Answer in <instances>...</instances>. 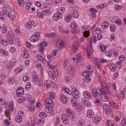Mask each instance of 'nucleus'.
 Wrapping results in <instances>:
<instances>
[{"label": "nucleus", "mask_w": 126, "mask_h": 126, "mask_svg": "<svg viewBox=\"0 0 126 126\" xmlns=\"http://www.w3.org/2000/svg\"><path fill=\"white\" fill-rule=\"evenodd\" d=\"M90 76L87 75V74L86 76H85L83 80L84 81L87 82H89L91 80L90 78L89 77Z\"/></svg>", "instance_id": "obj_26"}, {"label": "nucleus", "mask_w": 126, "mask_h": 126, "mask_svg": "<svg viewBox=\"0 0 126 126\" xmlns=\"http://www.w3.org/2000/svg\"><path fill=\"white\" fill-rule=\"evenodd\" d=\"M32 3H28L26 5V9L29 10L30 9V6L31 5Z\"/></svg>", "instance_id": "obj_64"}, {"label": "nucleus", "mask_w": 126, "mask_h": 126, "mask_svg": "<svg viewBox=\"0 0 126 126\" xmlns=\"http://www.w3.org/2000/svg\"><path fill=\"white\" fill-rule=\"evenodd\" d=\"M45 121L44 119L43 118H40L39 120H37L36 121V122L38 124H43L44 122Z\"/></svg>", "instance_id": "obj_44"}, {"label": "nucleus", "mask_w": 126, "mask_h": 126, "mask_svg": "<svg viewBox=\"0 0 126 126\" xmlns=\"http://www.w3.org/2000/svg\"><path fill=\"white\" fill-rule=\"evenodd\" d=\"M55 35V33H53L49 34H47L46 35V36L48 38H53L54 37Z\"/></svg>", "instance_id": "obj_46"}, {"label": "nucleus", "mask_w": 126, "mask_h": 126, "mask_svg": "<svg viewBox=\"0 0 126 126\" xmlns=\"http://www.w3.org/2000/svg\"><path fill=\"white\" fill-rule=\"evenodd\" d=\"M59 30L60 32L63 33L64 34H67L68 33V32L66 30H63L62 29V28L60 27H59Z\"/></svg>", "instance_id": "obj_33"}, {"label": "nucleus", "mask_w": 126, "mask_h": 126, "mask_svg": "<svg viewBox=\"0 0 126 126\" xmlns=\"http://www.w3.org/2000/svg\"><path fill=\"white\" fill-rule=\"evenodd\" d=\"M23 57L24 58H26L30 57V55L27 53H24L23 55Z\"/></svg>", "instance_id": "obj_55"}, {"label": "nucleus", "mask_w": 126, "mask_h": 126, "mask_svg": "<svg viewBox=\"0 0 126 126\" xmlns=\"http://www.w3.org/2000/svg\"><path fill=\"white\" fill-rule=\"evenodd\" d=\"M66 114H64L63 116H62V120L63 123L65 124H68L69 122L68 116L70 117L71 116L73 118L74 116V113L69 108H67L66 110Z\"/></svg>", "instance_id": "obj_2"}, {"label": "nucleus", "mask_w": 126, "mask_h": 126, "mask_svg": "<svg viewBox=\"0 0 126 126\" xmlns=\"http://www.w3.org/2000/svg\"><path fill=\"white\" fill-rule=\"evenodd\" d=\"M84 96L88 99H91L92 98V96L90 94V93L87 91H84L83 93Z\"/></svg>", "instance_id": "obj_12"}, {"label": "nucleus", "mask_w": 126, "mask_h": 126, "mask_svg": "<svg viewBox=\"0 0 126 126\" xmlns=\"http://www.w3.org/2000/svg\"><path fill=\"white\" fill-rule=\"evenodd\" d=\"M58 52V51L57 50L55 49L53 50L52 52L53 55L54 56H55Z\"/></svg>", "instance_id": "obj_60"}, {"label": "nucleus", "mask_w": 126, "mask_h": 126, "mask_svg": "<svg viewBox=\"0 0 126 126\" xmlns=\"http://www.w3.org/2000/svg\"><path fill=\"white\" fill-rule=\"evenodd\" d=\"M65 11V8L64 7H60L58 10V12L55 14L53 16V19L55 20H58L61 18V16Z\"/></svg>", "instance_id": "obj_3"}, {"label": "nucleus", "mask_w": 126, "mask_h": 126, "mask_svg": "<svg viewBox=\"0 0 126 126\" xmlns=\"http://www.w3.org/2000/svg\"><path fill=\"white\" fill-rule=\"evenodd\" d=\"M107 94H100L99 95H97V96L95 95V94H92L93 96L94 97H96L98 96H100L101 99L104 102H107L108 101V97L106 95Z\"/></svg>", "instance_id": "obj_5"}, {"label": "nucleus", "mask_w": 126, "mask_h": 126, "mask_svg": "<svg viewBox=\"0 0 126 126\" xmlns=\"http://www.w3.org/2000/svg\"><path fill=\"white\" fill-rule=\"evenodd\" d=\"M119 59L120 60L123 61L125 59V57L123 55H122L120 56L119 57Z\"/></svg>", "instance_id": "obj_63"}, {"label": "nucleus", "mask_w": 126, "mask_h": 126, "mask_svg": "<svg viewBox=\"0 0 126 126\" xmlns=\"http://www.w3.org/2000/svg\"><path fill=\"white\" fill-rule=\"evenodd\" d=\"M15 16L14 15H11L10 16V15L9 16L7 17H9L10 19V20H14L15 19Z\"/></svg>", "instance_id": "obj_57"}, {"label": "nucleus", "mask_w": 126, "mask_h": 126, "mask_svg": "<svg viewBox=\"0 0 126 126\" xmlns=\"http://www.w3.org/2000/svg\"><path fill=\"white\" fill-rule=\"evenodd\" d=\"M114 122L112 120H108L107 122V124L108 126H116L114 125Z\"/></svg>", "instance_id": "obj_30"}, {"label": "nucleus", "mask_w": 126, "mask_h": 126, "mask_svg": "<svg viewBox=\"0 0 126 126\" xmlns=\"http://www.w3.org/2000/svg\"><path fill=\"white\" fill-rule=\"evenodd\" d=\"M43 11L42 13L39 12H37V16L39 17L40 18H42L44 17Z\"/></svg>", "instance_id": "obj_43"}, {"label": "nucleus", "mask_w": 126, "mask_h": 126, "mask_svg": "<svg viewBox=\"0 0 126 126\" xmlns=\"http://www.w3.org/2000/svg\"><path fill=\"white\" fill-rule=\"evenodd\" d=\"M75 68L73 66L70 65L68 67V71L69 73L71 75H73L75 72Z\"/></svg>", "instance_id": "obj_8"}, {"label": "nucleus", "mask_w": 126, "mask_h": 126, "mask_svg": "<svg viewBox=\"0 0 126 126\" xmlns=\"http://www.w3.org/2000/svg\"><path fill=\"white\" fill-rule=\"evenodd\" d=\"M100 47L101 50L103 52H104V51L106 49V47L103 44H101L100 46Z\"/></svg>", "instance_id": "obj_49"}, {"label": "nucleus", "mask_w": 126, "mask_h": 126, "mask_svg": "<svg viewBox=\"0 0 126 126\" xmlns=\"http://www.w3.org/2000/svg\"><path fill=\"white\" fill-rule=\"evenodd\" d=\"M11 11L9 7L8 6H5L3 8V13L7 17L9 16L11 13Z\"/></svg>", "instance_id": "obj_4"}, {"label": "nucleus", "mask_w": 126, "mask_h": 126, "mask_svg": "<svg viewBox=\"0 0 126 126\" xmlns=\"http://www.w3.org/2000/svg\"><path fill=\"white\" fill-rule=\"evenodd\" d=\"M53 108L51 106H46V108L45 109V111L47 113H51L53 111Z\"/></svg>", "instance_id": "obj_11"}, {"label": "nucleus", "mask_w": 126, "mask_h": 126, "mask_svg": "<svg viewBox=\"0 0 126 126\" xmlns=\"http://www.w3.org/2000/svg\"><path fill=\"white\" fill-rule=\"evenodd\" d=\"M31 87V85L30 82H29L27 83L26 85L25 88L28 89V88H30Z\"/></svg>", "instance_id": "obj_62"}, {"label": "nucleus", "mask_w": 126, "mask_h": 126, "mask_svg": "<svg viewBox=\"0 0 126 126\" xmlns=\"http://www.w3.org/2000/svg\"><path fill=\"white\" fill-rule=\"evenodd\" d=\"M121 124L122 126H126V120L124 119L122 121Z\"/></svg>", "instance_id": "obj_56"}, {"label": "nucleus", "mask_w": 126, "mask_h": 126, "mask_svg": "<svg viewBox=\"0 0 126 126\" xmlns=\"http://www.w3.org/2000/svg\"><path fill=\"white\" fill-rule=\"evenodd\" d=\"M22 115H19L16 118L15 120L16 122L17 123H20L22 120Z\"/></svg>", "instance_id": "obj_21"}, {"label": "nucleus", "mask_w": 126, "mask_h": 126, "mask_svg": "<svg viewBox=\"0 0 126 126\" xmlns=\"http://www.w3.org/2000/svg\"><path fill=\"white\" fill-rule=\"evenodd\" d=\"M39 117H47V114L44 112H41L38 115Z\"/></svg>", "instance_id": "obj_42"}, {"label": "nucleus", "mask_w": 126, "mask_h": 126, "mask_svg": "<svg viewBox=\"0 0 126 126\" xmlns=\"http://www.w3.org/2000/svg\"><path fill=\"white\" fill-rule=\"evenodd\" d=\"M37 57L38 59L43 63H45V62H44V59L43 57L40 55V54H38L37 55Z\"/></svg>", "instance_id": "obj_38"}, {"label": "nucleus", "mask_w": 126, "mask_h": 126, "mask_svg": "<svg viewBox=\"0 0 126 126\" xmlns=\"http://www.w3.org/2000/svg\"><path fill=\"white\" fill-rule=\"evenodd\" d=\"M72 94V95L73 97L75 99L78 98L79 97V95L78 90H77V91L73 92L72 93H71Z\"/></svg>", "instance_id": "obj_20"}, {"label": "nucleus", "mask_w": 126, "mask_h": 126, "mask_svg": "<svg viewBox=\"0 0 126 126\" xmlns=\"http://www.w3.org/2000/svg\"><path fill=\"white\" fill-rule=\"evenodd\" d=\"M82 103L86 106L89 107L91 105L90 102L88 100H85L84 98H82Z\"/></svg>", "instance_id": "obj_14"}, {"label": "nucleus", "mask_w": 126, "mask_h": 126, "mask_svg": "<svg viewBox=\"0 0 126 126\" xmlns=\"http://www.w3.org/2000/svg\"><path fill=\"white\" fill-rule=\"evenodd\" d=\"M101 119L98 116H96L94 117L93 121L95 124L97 123L99 121H100Z\"/></svg>", "instance_id": "obj_31"}, {"label": "nucleus", "mask_w": 126, "mask_h": 126, "mask_svg": "<svg viewBox=\"0 0 126 126\" xmlns=\"http://www.w3.org/2000/svg\"><path fill=\"white\" fill-rule=\"evenodd\" d=\"M28 108L29 111L30 112H32L34 110V107L33 106H29Z\"/></svg>", "instance_id": "obj_53"}, {"label": "nucleus", "mask_w": 126, "mask_h": 126, "mask_svg": "<svg viewBox=\"0 0 126 126\" xmlns=\"http://www.w3.org/2000/svg\"><path fill=\"white\" fill-rule=\"evenodd\" d=\"M15 82L14 79L12 78H10L9 79L8 82L9 84H12Z\"/></svg>", "instance_id": "obj_48"}, {"label": "nucleus", "mask_w": 126, "mask_h": 126, "mask_svg": "<svg viewBox=\"0 0 126 126\" xmlns=\"http://www.w3.org/2000/svg\"><path fill=\"white\" fill-rule=\"evenodd\" d=\"M79 31L77 29H74L72 30L71 32L73 33H77L79 32Z\"/></svg>", "instance_id": "obj_54"}, {"label": "nucleus", "mask_w": 126, "mask_h": 126, "mask_svg": "<svg viewBox=\"0 0 126 126\" xmlns=\"http://www.w3.org/2000/svg\"><path fill=\"white\" fill-rule=\"evenodd\" d=\"M73 16L74 18H78L79 16V14L78 11L76 10L74 11L73 12Z\"/></svg>", "instance_id": "obj_32"}, {"label": "nucleus", "mask_w": 126, "mask_h": 126, "mask_svg": "<svg viewBox=\"0 0 126 126\" xmlns=\"http://www.w3.org/2000/svg\"><path fill=\"white\" fill-rule=\"evenodd\" d=\"M2 32L3 33H5L6 32V29L5 26H4L2 28Z\"/></svg>", "instance_id": "obj_61"}, {"label": "nucleus", "mask_w": 126, "mask_h": 126, "mask_svg": "<svg viewBox=\"0 0 126 126\" xmlns=\"http://www.w3.org/2000/svg\"><path fill=\"white\" fill-rule=\"evenodd\" d=\"M21 87L18 88L16 91V94L17 97L21 96L24 93V91L22 89Z\"/></svg>", "instance_id": "obj_9"}, {"label": "nucleus", "mask_w": 126, "mask_h": 126, "mask_svg": "<svg viewBox=\"0 0 126 126\" xmlns=\"http://www.w3.org/2000/svg\"><path fill=\"white\" fill-rule=\"evenodd\" d=\"M39 33L38 32H35L33 35L30 39V40L32 42H34L38 40V39L39 37Z\"/></svg>", "instance_id": "obj_6"}, {"label": "nucleus", "mask_w": 126, "mask_h": 126, "mask_svg": "<svg viewBox=\"0 0 126 126\" xmlns=\"http://www.w3.org/2000/svg\"><path fill=\"white\" fill-rule=\"evenodd\" d=\"M89 32L88 31H85L83 33V36L85 37H87L89 36Z\"/></svg>", "instance_id": "obj_45"}, {"label": "nucleus", "mask_w": 126, "mask_h": 126, "mask_svg": "<svg viewBox=\"0 0 126 126\" xmlns=\"http://www.w3.org/2000/svg\"><path fill=\"white\" fill-rule=\"evenodd\" d=\"M18 5L20 6H23L24 4V1L23 0H18Z\"/></svg>", "instance_id": "obj_35"}, {"label": "nucleus", "mask_w": 126, "mask_h": 126, "mask_svg": "<svg viewBox=\"0 0 126 126\" xmlns=\"http://www.w3.org/2000/svg\"><path fill=\"white\" fill-rule=\"evenodd\" d=\"M115 23L119 25H121L122 24L121 20L120 19H118L117 20L115 21Z\"/></svg>", "instance_id": "obj_52"}, {"label": "nucleus", "mask_w": 126, "mask_h": 126, "mask_svg": "<svg viewBox=\"0 0 126 126\" xmlns=\"http://www.w3.org/2000/svg\"><path fill=\"white\" fill-rule=\"evenodd\" d=\"M87 116L88 118H91L94 116V113L90 110H88L86 113Z\"/></svg>", "instance_id": "obj_15"}, {"label": "nucleus", "mask_w": 126, "mask_h": 126, "mask_svg": "<svg viewBox=\"0 0 126 126\" xmlns=\"http://www.w3.org/2000/svg\"><path fill=\"white\" fill-rule=\"evenodd\" d=\"M87 68L88 70L85 71V73L87 74V75L91 76L92 73L93 72V69H94L93 66L91 65H88L87 67Z\"/></svg>", "instance_id": "obj_7"}, {"label": "nucleus", "mask_w": 126, "mask_h": 126, "mask_svg": "<svg viewBox=\"0 0 126 126\" xmlns=\"http://www.w3.org/2000/svg\"><path fill=\"white\" fill-rule=\"evenodd\" d=\"M79 45L78 43L76 42L74 43L72 45L73 51L74 52H76L79 47Z\"/></svg>", "instance_id": "obj_13"}, {"label": "nucleus", "mask_w": 126, "mask_h": 126, "mask_svg": "<svg viewBox=\"0 0 126 126\" xmlns=\"http://www.w3.org/2000/svg\"><path fill=\"white\" fill-rule=\"evenodd\" d=\"M108 86L105 83H103L101 88L100 87H98L97 89L96 88H94L93 89L92 91V94H95V95L97 96V95H99L100 94H108L110 92V94L111 95H114L112 91H111L110 90L109 91Z\"/></svg>", "instance_id": "obj_1"}, {"label": "nucleus", "mask_w": 126, "mask_h": 126, "mask_svg": "<svg viewBox=\"0 0 126 126\" xmlns=\"http://www.w3.org/2000/svg\"><path fill=\"white\" fill-rule=\"evenodd\" d=\"M62 1V0H52L51 3L53 4H56L60 3Z\"/></svg>", "instance_id": "obj_39"}, {"label": "nucleus", "mask_w": 126, "mask_h": 126, "mask_svg": "<svg viewBox=\"0 0 126 126\" xmlns=\"http://www.w3.org/2000/svg\"><path fill=\"white\" fill-rule=\"evenodd\" d=\"M0 43L2 45L4 46H6L8 44V42L7 41H4L1 39H0Z\"/></svg>", "instance_id": "obj_29"}, {"label": "nucleus", "mask_w": 126, "mask_h": 126, "mask_svg": "<svg viewBox=\"0 0 126 126\" xmlns=\"http://www.w3.org/2000/svg\"><path fill=\"white\" fill-rule=\"evenodd\" d=\"M109 67L110 69L112 71H114L116 70V66L115 65L111 63H110Z\"/></svg>", "instance_id": "obj_19"}, {"label": "nucleus", "mask_w": 126, "mask_h": 126, "mask_svg": "<svg viewBox=\"0 0 126 126\" xmlns=\"http://www.w3.org/2000/svg\"><path fill=\"white\" fill-rule=\"evenodd\" d=\"M110 25L109 23L107 21L103 22L101 25L102 28L103 29L107 28Z\"/></svg>", "instance_id": "obj_18"}, {"label": "nucleus", "mask_w": 126, "mask_h": 126, "mask_svg": "<svg viewBox=\"0 0 126 126\" xmlns=\"http://www.w3.org/2000/svg\"><path fill=\"white\" fill-rule=\"evenodd\" d=\"M15 62L14 60L12 59L10 60V62L8 63L7 67L9 69H11L13 67V65L15 64Z\"/></svg>", "instance_id": "obj_16"}, {"label": "nucleus", "mask_w": 126, "mask_h": 126, "mask_svg": "<svg viewBox=\"0 0 126 126\" xmlns=\"http://www.w3.org/2000/svg\"><path fill=\"white\" fill-rule=\"evenodd\" d=\"M65 44L63 41H61V42L58 45V47L60 49L62 48L63 47H64Z\"/></svg>", "instance_id": "obj_36"}, {"label": "nucleus", "mask_w": 126, "mask_h": 126, "mask_svg": "<svg viewBox=\"0 0 126 126\" xmlns=\"http://www.w3.org/2000/svg\"><path fill=\"white\" fill-rule=\"evenodd\" d=\"M104 111L107 114H108L110 113V110L109 106L106 104H104L103 105Z\"/></svg>", "instance_id": "obj_10"}, {"label": "nucleus", "mask_w": 126, "mask_h": 126, "mask_svg": "<svg viewBox=\"0 0 126 126\" xmlns=\"http://www.w3.org/2000/svg\"><path fill=\"white\" fill-rule=\"evenodd\" d=\"M94 103L97 106L99 107L101 106V103L99 100L97 99L94 101Z\"/></svg>", "instance_id": "obj_34"}, {"label": "nucleus", "mask_w": 126, "mask_h": 126, "mask_svg": "<svg viewBox=\"0 0 126 126\" xmlns=\"http://www.w3.org/2000/svg\"><path fill=\"white\" fill-rule=\"evenodd\" d=\"M101 32V29L99 28H98L95 30L93 32V34L95 35L100 34Z\"/></svg>", "instance_id": "obj_28"}, {"label": "nucleus", "mask_w": 126, "mask_h": 126, "mask_svg": "<svg viewBox=\"0 0 126 126\" xmlns=\"http://www.w3.org/2000/svg\"><path fill=\"white\" fill-rule=\"evenodd\" d=\"M125 94V91H121L119 93V97L121 99H123L124 97Z\"/></svg>", "instance_id": "obj_22"}, {"label": "nucleus", "mask_w": 126, "mask_h": 126, "mask_svg": "<svg viewBox=\"0 0 126 126\" xmlns=\"http://www.w3.org/2000/svg\"><path fill=\"white\" fill-rule=\"evenodd\" d=\"M33 80L35 82H36L38 81L39 80V78L37 75H33L32 77Z\"/></svg>", "instance_id": "obj_40"}, {"label": "nucleus", "mask_w": 126, "mask_h": 126, "mask_svg": "<svg viewBox=\"0 0 126 126\" xmlns=\"http://www.w3.org/2000/svg\"><path fill=\"white\" fill-rule=\"evenodd\" d=\"M116 66H118L119 67H120L121 66L122 64V63L120 61H117L116 63Z\"/></svg>", "instance_id": "obj_59"}, {"label": "nucleus", "mask_w": 126, "mask_h": 126, "mask_svg": "<svg viewBox=\"0 0 126 126\" xmlns=\"http://www.w3.org/2000/svg\"><path fill=\"white\" fill-rule=\"evenodd\" d=\"M0 52L5 56H7L8 54V52L5 50H3Z\"/></svg>", "instance_id": "obj_51"}, {"label": "nucleus", "mask_w": 126, "mask_h": 126, "mask_svg": "<svg viewBox=\"0 0 126 126\" xmlns=\"http://www.w3.org/2000/svg\"><path fill=\"white\" fill-rule=\"evenodd\" d=\"M60 99L61 101L64 104L67 103L68 101L67 98L64 95L61 96H60Z\"/></svg>", "instance_id": "obj_17"}, {"label": "nucleus", "mask_w": 126, "mask_h": 126, "mask_svg": "<svg viewBox=\"0 0 126 126\" xmlns=\"http://www.w3.org/2000/svg\"><path fill=\"white\" fill-rule=\"evenodd\" d=\"M71 15H68L64 17V20L66 22H69L71 19Z\"/></svg>", "instance_id": "obj_25"}, {"label": "nucleus", "mask_w": 126, "mask_h": 126, "mask_svg": "<svg viewBox=\"0 0 126 126\" xmlns=\"http://www.w3.org/2000/svg\"><path fill=\"white\" fill-rule=\"evenodd\" d=\"M30 102H31L30 104L31 105H33L34 103H35V101L34 98H31L30 99Z\"/></svg>", "instance_id": "obj_58"}, {"label": "nucleus", "mask_w": 126, "mask_h": 126, "mask_svg": "<svg viewBox=\"0 0 126 126\" xmlns=\"http://www.w3.org/2000/svg\"><path fill=\"white\" fill-rule=\"evenodd\" d=\"M6 36V38L7 39V40L12 38L13 37L12 33L11 32L7 33Z\"/></svg>", "instance_id": "obj_37"}, {"label": "nucleus", "mask_w": 126, "mask_h": 126, "mask_svg": "<svg viewBox=\"0 0 126 126\" xmlns=\"http://www.w3.org/2000/svg\"><path fill=\"white\" fill-rule=\"evenodd\" d=\"M5 103V100L4 99H0V106L4 105Z\"/></svg>", "instance_id": "obj_50"}, {"label": "nucleus", "mask_w": 126, "mask_h": 126, "mask_svg": "<svg viewBox=\"0 0 126 126\" xmlns=\"http://www.w3.org/2000/svg\"><path fill=\"white\" fill-rule=\"evenodd\" d=\"M43 14L44 15L48 16L50 15L51 14V12L49 10H45L43 11Z\"/></svg>", "instance_id": "obj_41"}, {"label": "nucleus", "mask_w": 126, "mask_h": 126, "mask_svg": "<svg viewBox=\"0 0 126 126\" xmlns=\"http://www.w3.org/2000/svg\"><path fill=\"white\" fill-rule=\"evenodd\" d=\"M47 43L45 41L42 42L40 44L39 47L41 48L45 47H47Z\"/></svg>", "instance_id": "obj_24"}, {"label": "nucleus", "mask_w": 126, "mask_h": 126, "mask_svg": "<svg viewBox=\"0 0 126 126\" xmlns=\"http://www.w3.org/2000/svg\"><path fill=\"white\" fill-rule=\"evenodd\" d=\"M26 26L27 28L30 29L32 28V22L31 21L29 22L26 24Z\"/></svg>", "instance_id": "obj_23"}, {"label": "nucleus", "mask_w": 126, "mask_h": 126, "mask_svg": "<svg viewBox=\"0 0 126 126\" xmlns=\"http://www.w3.org/2000/svg\"><path fill=\"white\" fill-rule=\"evenodd\" d=\"M110 27V30L112 32H114L115 29V26L113 24H111Z\"/></svg>", "instance_id": "obj_47"}, {"label": "nucleus", "mask_w": 126, "mask_h": 126, "mask_svg": "<svg viewBox=\"0 0 126 126\" xmlns=\"http://www.w3.org/2000/svg\"><path fill=\"white\" fill-rule=\"evenodd\" d=\"M85 122L84 120L83 119H81L79 120L77 123V124L78 126H82L84 124Z\"/></svg>", "instance_id": "obj_27"}]
</instances>
